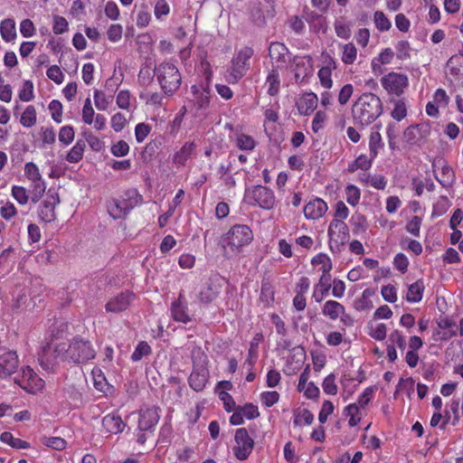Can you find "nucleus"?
Wrapping results in <instances>:
<instances>
[{"label": "nucleus", "mask_w": 463, "mask_h": 463, "mask_svg": "<svg viewBox=\"0 0 463 463\" xmlns=\"http://www.w3.org/2000/svg\"><path fill=\"white\" fill-rule=\"evenodd\" d=\"M381 99L373 93H363L352 107L354 124L364 128L374 122L383 113Z\"/></svg>", "instance_id": "nucleus-1"}, {"label": "nucleus", "mask_w": 463, "mask_h": 463, "mask_svg": "<svg viewBox=\"0 0 463 463\" xmlns=\"http://www.w3.org/2000/svg\"><path fill=\"white\" fill-rule=\"evenodd\" d=\"M252 240L253 233L248 225L235 224L221 238L220 244L223 248L225 255L236 254L241 251L242 247L250 243Z\"/></svg>", "instance_id": "nucleus-2"}, {"label": "nucleus", "mask_w": 463, "mask_h": 463, "mask_svg": "<svg viewBox=\"0 0 463 463\" xmlns=\"http://www.w3.org/2000/svg\"><path fill=\"white\" fill-rule=\"evenodd\" d=\"M157 81L165 94L172 96L180 87L182 77L177 67L170 62H162L154 69Z\"/></svg>", "instance_id": "nucleus-3"}, {"label": "nucleus", "mask_w": 463, "mask_h": 463, "mask_svg": "<svg viewBox=\"0 0 463 463\" xmlns=\"http://www.w3.org/2000/svg\"><path fill=\"white\" fill-rule=\"evenodd\" d=\"M141 200L137 190L127 191L121 199H112L108 203V212L113 219L124 218Z\"/></svg>", "instance_id": "nucleus-4"}, {"label": "nucleus", "mask_w": 463, "mask_h": 463, "mask_svg": "<svg viewBox=\"0 0 463 463\" xmlns=\"http://www.w3.org/2000/svg\"><path fill=\"white\" fill-rule=\"evenodd\" d=\"M244 201L250 205L270 210L275 206L276 199L271 189L263 185L246 188Z\"/></svg>", "instance_id": "nucleus-5"}, {"label": "nucleus", "mask_w": 463, "mask_h": 463, "mask_svg": "<svg viewBox=\"0 0 463 463\" xmlns=\"http://www.w3.org/2000/svg\"><path fill=\"white\" fill-rule=\"evenodd\" d=\"M253 55L250 47H244L240 50L232 58L229 68L228 80L231 83H237L250 69V59Z\"/></svg>", "instance_id": "nucleus-6"}, {"label": "nucleus", "mask_w": 463, "mask_h": 463, "mask_svg": "<svg viewBox=\"0 0 463 463\" xmlns=\"http://www.w3.org/2000/svg\"><path fill=\"white\" fill-rule=\"evenodd\" d=\"M96 352L90 342L74 338L67 348L68 360L75 364L85 363L95 357Z\"/></svg>", "instance_id": "nucleus-7"}, {"label": "nucleus", "mask_w": 463, "mask_h": 463, "mask_svg": "<svg viewBox=\"0 0 463 463\" xmlns=\"http://www.w3.org/2000/svg\"><path fill=\"white\" fill-rule=\"evenodd\" d=\"M234 440L236 446L233 448L234 456L239 460H245L249 458L254 448V440L245 428H239L235 431Z\"/></svg>", "instance_id": "nucleus-8"}, {"label": "nucleus", "mask_w": 463, "mask_h": 463, "mask_svg": "<svg viewBox=\"0 0 463 463\" xmlns=\"http://www.w3.org/2000/svg\"><path fill=\"white\" fill-rule=\"evenodd\" d=\"M381 83L389 94L400 96L408 86V77L402 73L389 72L382 78Z\"/></svg>", "instance_id": "nucleus-9"}, {"label": "nucleus", "mask_w": 463, "mask_h": 463, "mask_svg": "<svg viewBox=\"0 0 463 463\" xmlns=\"http://www.w3.org/2000/svg\"><path fill=\"white\" fill-rule=\"evenodd\" d=\"M19 366V359L15 351L0 346V377L6 378L14 373Z\"/></svg>", "instance_id": "nucleus-10"}, {"label": "nucleus", "mask_w": 463, "mask_h": 463, "mask_svg": "<svg viewBox=\"0 0 463 463\" xmlns=\"http://www.w3.org/2000/svg\"><path fill=\"white\" fill-rule=\"evenodd\" d=\"M430 133V128L426 123L409 126L403 132V141L409 146H420L422 139Z\"/></svg>", "instance_id": "nucleus-11"}, {"label": "nucleus", "mask_w": 463, "mask_h": 463, "mask_svg": "<svg viewBox=\"0 0 463 463\" xmlns=\"http://www.w3.org/2000/svg\"><path fill=\"white\" fill-rule=\"evenodd\" d=\"M60 203V197L57 193H52L49 190L46 199L39 208V217L44 222H51L56 219L55 206Z\"/></svg>", "instance_id": "nucleus-12"}, {"label": "nucleus", "mask_w": 463, "mask_h": 463, "mask_svg": "<svg viewBox=\"0 0 463 463\" xmlns=\"http://www.w3.org/2000/svg\"><path fill=\"white\" fill-rule=\"evenodd\" d=\"M159 411V407L156 406L142 409L140 411L138 420V429L140 431L154 430L160 419Z\"/></svg>", "instance_id": "nucleus-13"}, {"label": "nucleus", "mask_w": 463, "mask_h": 463, "mask_svg": "<svg viewBox=\"0 0 463 463\" xmlns=\"http://www.w3.org/2000/svg\"><path fill=\"white\" fill-rule=\"evenodd\" d=\"M133 299V295L128 292H121L115 298H111L107 304H106V310L107 312H114L118 313L126 310L131 301Z\"/></svg>", "instance_id": "nucleus-14"}, {"label": "nucleus", "mask_w": 463, "mask_h": 463, "mask_svg": "<svg viewBox=\"0 0 463 463\" xmlns=\"http://www.w3.org/2000/svg\"><path fill=\"white\" fill-rule=\"evenodd\" d=\"M15 383L24 389L29 388H41L43 386V380L31 369L29 366L23 368L22 377L14 379Z\"/></svg>", "instance_id": "nucleus-15"}, {"label": "nucleus", "mask_w": 463, "mask_h": 463, "mask_svg": "<svg viewBox=\"0 0 463 463\" xmlns=\"http://www.w3.org/2000/svg\"><path fill=\"white\" fill-rule=\"evenodd\" d=\"M322 313L332 320H335L338 317L341 318L342 322H345V317L350 320V316L345 314V307L335 300H327L324 304Z\"/></svg>", "instance_id": "nucleus-16"}, {"label": "nucleus", "mask_w": 463, "mask_h": 463, "mask_svg": "<svg viewBox=\"0 0 463 463\" xmlns=\"http://www.w3.org/2000/svg\"><path fill=\"white\" fill-rule=\"evenodd\" d=\"M327 211V204L320 198H316L304 207V214L307 219L317 220L322 217Z\"/></svg>", "instance_id": "nucleus-17"}, {"label": "nucleus", "mask_w": 463, "mask_h": 463, "mask_svg": "<svg viewBox=\"0 0 463 463\" xmlns=\"http://www.w3.org/2000/svg\"><path fill=\"white\" fill-rule=\"evenodd\" d=\"M348 232L349 229L342 220L335 219L329 224L328 236L330 241L336 237V241H340L344 244L348 240Z\"/></svg>", "instance_id": "nucleus-18"}, {"label": "nucleus", "mask_w": 463, "mask_h": 463, "mask_svg": "<svg viewBox=\"0 0 463 463\" xmlns=\"http://www.w3.org/2000/svg\"><path fill=\"white\" fill-rule=\"evenodd\" d=\"M183 293L179 294L178 299L173 302L171 307L172 317L175 321L188 323L191 318L188 315V307L185 301H183Z\"/></svg>", "instance_id": "nucleus-19"}, {"label": "nucleus", "mask_w": 463, "mask_h": 463, "mask_svg": "<svg viewBox=\"0 0 463 463\" xmlns=\"http://www.w3.org/2000/svg\"><path fill=\"white\" fill-rule=\"evenodd\" d=\"M102 426L108 432L117 434L124 430L126 424L119 415L111 413L102 419Z\"/></svg>", "instance_id": "nucleus-20"}, {"label": "nucleus", "mask_w": 463, "mask_h": 463, "mask_svg": "<svg viewBox=\"0 0 463 463\" xmlns=\"http://www.w3.org/2000/svg\"><path fill=\"white\" fill-rule=\"evenodd\" d=\"M208 381V371L205 368L194 369L190 377L189 384L196 392L202 391Z\"/></svg>", "instance_id": "nucleus-21"}, {"label": "nucleus", "mask_w": 463, "mask_h": 463, "mask_svg": "<svg viewBox=\"0 0 463 463\" xmlns=\"http://www.w3.org/2000/svg\"><path fill=\"white\" fill-rule=\"evenodd\" d=\"M317 97L315 93H306L298 104L300 114L310 115L317 106Z\"/></svg>", "instance_id": "nucleus-22"}, {"label": "nucleus", "mask_w": 463, "mask_h": 463, "mask_svg": "<svg viewBox=\"0 0 463 463\" xmlns=\"http://www.w3.org/2000/svg\"><path fill=\"white\" fill-rule=\"evenodd\" d=\"M38 360L43 369L46 371L53 370V367L58 361L57 356H55L52 352L51 344H48L43 348L42 352L39 354Z\"/></svg>", "instance_id": "nucleus-23"}, {"label": "nucleus", "mask_w": 463, "mask_h": 463, "mask_svg": "<svg viewBox=\"0 0 463 463\" xmlns=\"http://www.w3.org/2000/svg\"><path fill=\"white\" fill-rule=\"evenodd\" d=\"M219 294L220 288L211 282H207L205 287L200 290L198 298L200 303L208 305L212 303L219 296Z\"/></svg>", "instance_id": "nucleus-24"}, {"label": "nucleus", "mask_w": 463, "mask_h": 463, "mask_svg": "<svg viewBox=\"0 0 463 463\" xmlns=\"http://www.w3.org/2000/svg\"><path fill=\"white\" fill-rule=\"evenodd\" d=\"M288 53L287 46L279 42L271 43L269 48V55L271 60H275L278 62H285L286 55Z\"/></svg>", "instance_id": "nucleus-25"}, {"label": "nucleus", "mask_w": 463, "mask_h": 463, "mask_svg": "<svg viewBox=\"0 0 463 463\" xmlns=\"http://www.w3.org/2000/svg\"><path fill=\"white\" fill-rule=\"evenodd\" d=\"M194 144L191 142H186L179 151H177L174 156V163L179 165H184L187 159L192 155L194 150Z\"/></svg>", "instance_id": "nucleus-26"}, {"label": "nucleus", "mask_w": 463, "mask_h": 463, "mask_svg": "<svg viewBox=\"0 0 463 463\" xmlns=\"http://www.w3.org/2000/svg\"><path fill=\"white\" fill-rule=\"evenodd\" d=\"M435 177L443 187L452 186L456 178L454 171L447 164L441 166L440 176L435 175Z\"/></svg>", "instance_id": "nucleus-27"}, {"label": "nucleus", "mask_w": 463, "mask_h": 463, "mask_svg": "<svg viewBox=\"0 0 463 463\" xmlns=\"http://www.w3.org/2000/svg\"><path fill=\"white\" fill-rule=\"evenodd\" d=\"M0 33L5 42H11L16 37L15 24L12 19H5L0 24Z\"/></svg>", "instance_id": "nucleus-28"}, {"label": "nucleus", "mask_w": 463, "mask_h": 463, "mask_svg": "<svg viewBox=\"0 0 463 463\" xmlns=\"http://www.w3.org/2000/svg\"><path fill=\"white\" fill-rule=\"evenodd\" d=\"M424 290V285L422 280H417L411 284L406 295V299L409 302H420L422 298V293Z\"/></svg>", "instance_id": "nucleus-29"}, {"label": "nucleus", "mask_w": 463, "mask_h": 463, "mask_svg": "<svg viewBox=\"0 0 463 463\" xmlns=\"http://www.w3.org/2000/svg\"><path fill=\"white\" fill-rule=\"evenodd\" d=\"M0 440L7 443L14 449H28L30 443L18 438H14L11 432L5 431L0 435Z\"/></svg>", "instance_id": "nucleus-30"}, {"label": "nucleus", "mask_w": 463, "mask_h": 463, "mask_svg": "<svg viewBox=\"0 0 463 463\" xmlns=\"http://www.w3.org/2000/svg\"><path fill=\"white\" fill-rule=\"evenodd\" d=\"M85 142L83 140H78L72 146L66 156V160L70 163H78L82 159L83 152L85 149Z\"/></svg>", "instance_id": "nucleus-31"}, {"label": "nucleus", "mask_w": 463, "mask_h": 463, "mask_svg": "<svg viewBox=\"0 0 463 463\" xmlns=\"http://www.w3.org/2000/svg\"><path fill=\"white\" fill-rule=\"evenodd\" d=\"M331 276L329 273L322 274L319 279V282L317 287H320V298H317V292L315 291L313 297L315 298L317 302H321L324 298V296L326 295L331 288Z\"/></svg>", "instance_id": "nucleus-32"}, {"label": "nucleus", "mask_w": 463, "mask_h": 463, "mask_svg": "<svg viewBox=\"0 0 463 463\" xmlns=\"http://www.w3.org/2000/svg\"><path fill=\"white\" fill-rule=\"evenodd\" d=\"M263 340V335L261 333H257L252 341L250 342V349H249V355H248V359H247V362L249 363V364L250 366H252L254 364V363L256 362L257 358H258V346H259V343L261 342Z\"/></svg>", "instance_id": "nucleus-33"}, {"label": "nucleus", "mask_w": 463, "mask_h": 463, "mask_svg": "<svg viewBox=\"0 0 463 463\" xmlns=\"http://www.w3.org/2000/svg\"><path fill=\"white\" fill-rule=\"evenodd\" d=\"M381 134L378 131H372L369 140L370 156L375 158L378 155L379 148L383 147Z\"/></svg>", "instance_id": "nucleus-34"}, {"label": "nucleus", "mask_w": 463, "mask_h": 463, "mask_svg": "<svg viewBox=\"0 0 463 463\" xmlns=\"http://www.w3.org/2000/svg\"><path fill=\"white\" fill-rule=\"evenodd\" d=\"M447 66L449 68L450 73L452 75H460L463 74V57L459 54H455L451 56L448 62Z\"/></svg>", "instance_id": "nucleus-35"}, {"label": "nucleus", "mask_w": 463, "mask_h": 463, "mask_svg": "<svg viewBox=\"0 0 463 463\" xmlns=\"http://www.w3.org/2000/svg\"><path fill=\"white\" fill-rule=\"evenodd\" d=\"M20 122L26 128H31L36 123V110L33 106L30 105L26 107L22 114Z\"/></svg>", "instance_id": "nucleus-36"}, {"label": "nucleus", "mask_w": 463, "mask_h": 463, "mask_svg": "<svg viewBox=\"0 0 463 463\" xmlns=\"http://www.w3.org/2000/svg\"><path fill=\"white\" fill-rule=\"evenodd\" d=\"M267 83L269 84L268 93L270 96H275L279 90V76L276 70H272L267 77Z\"/></svg>", "instance_id": "nucleus-37"}, {"label": "nucleus", "mask_w": 463, "mask_h": 463, "mask_svg": "<svg viewBox=\"0 0 463 463\" xmlns=\"http://www.w3.org/2000/svg\"><path fill=\"white\" fill-rule=\"evenodd\" d=\"M357 50L354 43H349L343 46L342 61L345 64H353L356 59Z\"/></svg>", "instance_id": "nucleus-38"}, {"label": "nucleus", "mask_w": 463, "mask_h": 463, "mask_svg": "<svg viewBox=\"0 0 463 463\" xmlns=\"http://www.w3.org/2000/svg\"><path fill=\"white\" fill-rule=\"evenodd\" d=\"M195 95V102L199 109H206L210 104V90L205 89L203 92H199L196 90V86L192 87Z\"/></svg>", "instance_id": "nucleus-39"}, {"label": "nucleus", "mask_w": 463, "mask_h": 463, "mask_svg": "<svg viewBox=\"0 0 463 463\" xmlns=\"http://www.w3.org/2000/svg\"><path fill=\"white\" fill-rule=\"evenodd\" d=\"M373 20L376 28L381 32L388 31L392 26L390 20L382 11H376L374 13Z\"/></svg>", "instance_id": "nucleus-40"}, {"label": "nucleus", "mask_w": 463, "mask_h": 463, "mask_svg": "<svg viewBox=\"0 0 463 463\" xmlns=\"http://www.w3.org/2000/svg\"><path fill=\"white\" fill-rule=\"evenodd\" d=\"M345 194L346 201L350 205L355 206L358 204L360 201L361 192L357 186L354 184H348L345 188Z\"/></svg>", "instance_id": "nucleus-41"}, {"label": "nucleus", "mask_w": 463, "mask_h": 463, "mask_svg": "<svg viewBox=\"0 0 463 463\" xmlns=\"http://www.w3.org/2000/svg\"><path fill=\"white\" fill-rule=\"evenodd\" d=\"M311 262L313 265L321 264V270L323 274L329 273L332 269V262L326 254L318 253L312 259Z\"/></svg>", "instance_id": "nucleus-42"}, {"label": "nucleus", "mask_w": 463, "mask_h": 463, "mask_svg": "<svg viewBox=\"0 0 463 463\" xmlns=\"http://www.w3.org/2000/svg\"><path fill=\"white\" fill-rule=\"evenodd\" d=\"M318 78L320 83L326 89L332 88L333 81L331 79L332 70L329 66H324L318 71Z\"/></svg>", "instance_id": "nucleus-43"}, {"label": "nucleus", "mask_w": 463, "mask_h": 463, "mask_svg": "<svg viewBox=\"0 0 463 463\" xmlns=\"http://www.w3.org/2000/svg\"><path fill=\"white\" fill-rule=\"evenodd\" d=\"M238 410H240L248 420H254L260 416L258 406L251 402H248L243 406H238Z\"/></svg>", "instance_id": "nucleus-44"}, {"label": "nucleus", "mask_w": 463, "mask_h": 463, "mask_svg": "<svg viewBox=\"0 0 463 463\" xmlns=\"http://www.w3.org/2000/svg\"><path fill=\"white\" fill-rule=\"evenodd\" d=\"M151 353V347L149 345L142 341L140 342L137 346L136 347L135 351L133 352L131 355V359L135 362L139 361L143 358V356L147 355Z\"/></svg>", "instance_id": "nucleus-45"}, {"label": "nucleus", "mask_w": 463, "mask_h": 463, "mask_svg": "<svg viewBox=\"0 0 463 463\" xmlns=\"http://www.w3.org/2000/svg\"><path fill=\"white\" fill-rule=\"evenodd\" d=\"M392 117L401 121L407 116V108L405 105V102L402 99H398L394 103V109H392L391 113Z\"/></svg>", "instance_id": "nucleus-46"}, {"label": "nucleus", "mask_w": 463, "mask_h": 463, "mask_svg": "<svg viewBox=\"0 0 463 463\" xmlns=\"http://www.w3.org/2000/svg\"><path fill=\"white\" fill-rule=\"evenodd\" d=\"M42 442L45 446L52 448L57 450H61L66 446V441L60 437H43L42 439Z\"/></svg>", "instance_id": "nucleus-47"}, {"label": "nucleus", "mask_w": 463, "mask_h": 463, "mask_svg": "<svg viewBox=\"0 0 463 463\" xmlns=\"http://www.w3.org/2000/svg\"><path fill=\"white\" fill-rule=\"evenodd\" d=\"M305 20L312 24L313 27H317V22L319 24V29H323V24H325V18L322 14H319L314 11H305L304 14Z\"/></svg>", "instance_id": "nucleus-48"}, {"label": "nucleus", "mask_w": 463, "mask_h": 463, "mask_svg": "<svg viewBox=\"0 0 463 463\" xmlns=\"http://www.w3.org/2000/svg\"><path fill=\"white\" fill-rule=\"evenodd\" d=\"M155 75L154 70L148 66L142 67L138 73V81L142 86H147L153 81Z\"/></svg>", "instance_id": "nucleus-49"}, {"label": "nucleus", "mask_w": 463, "mask_h": 463, "mask_svg": "<svg viewBox=\"0 0 463 463\" xmlns=\"http://www.w3.org/2000/svg\"><path fill=\"white\" fill-rule=\"evenodd\" d=\"M94 386L98 391L105 394L109 392L112 389V386L108 383L105 376L101 373L94 374Z\"/></svg>", "instance_id": "nucleus-50"}, {"label": "nucleus", "mask_w": 463, "mask_h": 463, "mask_svg": "<svg viewBox=\"0 0 463 463\" xmlns=\"http://www.w3.org/2000/svg\"><path fill=\"white\" fill-rule=\"evenodd\" d=\"M335 375L328 374L323 381L322 387L326 393L335 395L337 392V385L335 383Z\"/></svg>", "instance_id": "nucleus-51"}, {"label": "nucleus", "mask_w": 463, "mask_h": 463, "mask_svg": "<svg viewBox=\"0 0 463 463\" xmlns=\"http://www.w3.org/2000/svg\"><path fill=\"white\" fill-rule=\"evenodd\" d=\"M33 84L31 80H25L20 90L19 98L22 101H30L33 99Z\"/></svg>", "instance_id": "nucleus-52"}, {"label": "nucleus", "mask_w": 463, "mask_h": 463, "mask_svg": "<svg viewBox=\"0 0 463 463\" xmlns=\"http://www.w3.org/2000/svg\"><path fill=\"white\" fill-rule=\"evenodd\" d=\"M74 139V129L71 126L62 127L59 132V140L64 145L71 144Z\"/></svg>", "instance_id": "nucleus-53"}, {"label": "nucleus", "mask_w": 463, "mask_h": 463, "mask_svg": "<svg viewBox=\"0 0 463 463\" xmlns=\"http://www.w3.org/2000/svg\"><path fill=\"white\" fill-rule=\"evenodd\" d=\"M25 175L30 179L32 182H37L42 179V176L39 173L38 166L33 164V162L26 163L24 167Z\"/></svg>", "instance_id": "nucleus-54"}, {"label": "nucleus", "mask_w": 463, "mask_h": 463, "mask_svg": "<svg viewBox=\"0 0 463 463\" xmlns=\"http://www.w3.org/2000/svg\"><path fill=\"white\" fill-rule=\"evenodd\" d=\"M69 24L67 20L59 15H55L53 18L52 30L55 34H61L68 31Z\"/></svg>", "instance_id": "nucleus-55"}, {"label": "nucleus", "mask_w": 463, "mask_h": 463, "mask_svg": "<svg viewBox=\"0 0 463 463\" xmlns=\"http://www.w3.org/2000/svg\"><path fill=\"white\" fill-rule=\"evenodd\" d=\"M49 109L52 112V119L57 122H61L62 105L59 100L53 99L49 104Z\"/></svg>", "instance_id": "nucleus-56"}, {"label": "nucleus", "mask_w": 463, "mask_h": 463, "mask_svg": "<svg viewBox=\"0 0 463 463\" xmlns=\"http://www.w3.org/2000/svg\"><path fill=\"white\" fill-rule=\"evenodd\" d=\"M169 12L170 7L165 0H156L154 9L156 19H161L163 16L167 15Z\"/></svg>", "instance_id": "nucleus-57"}, {"label": "nucleus", "mask_w": 463, "mask_h": 463, "mask_svg": "<svg viewBox=\"0 0 463 463\" xmlns=\"http://www.w3.org/2000/svg\"><path fill=\"white\" fill-rule=\"evenodd\" d=\"M151 131L149 125L146 123H138L135 128V136L138 143H141L148 136Z\"/></svg>", "instance_id": "nucleus-58"}, {"label": "nucleus", "mask_w": 463, "mask_h": 463, "mask_svg": "<svg viewBox=\"0 0 463 463\" xmlns=\"http://www.w3.org/2000/svg\"><path fill=\"white\" fill-rule=\"evenodd\" d=\"M237 146L241 150H252L255 147V141L250 136L241 135L237 138Z\"/></svg>", "instance_id": "nucleus-59"}, {"label": "nucleus", "mask_w": 463, "mask_h": 463, "mask_svg": "<svg viewBox=\"0 0 463 463\" xmlns=\"http://www.w3.org/2000/svg\"><path fill=\"white\" fill-rule=\"evenodd\" d=\"M94 114L95 113H94V109L91 106L90 99L88 98L85 100L83 109H82V120L84 121V123L89 124V125L91 124L93 122Z\"/></svg>", "instance_id": "nucleus-60"}, {"label": "nucleus", "mask_w": 463, "mask_h": 463, "mask_svg": "<svg viewBox=\"0 0 463 463\" xmlns=\"http://www.w3.org/2000/svg\"><path fill=\"white\" fill-rule=\"evenodd\" d=\"M33 186L31 199L33 203H37V202H39V200L44 194L46 187H45V184H44L43 180L33 182Z\"/></svg>", "instance_id": "nucleus-61"}, {"label": "nucleus", "mask_w": 463, "mask_h": 463, "mask_svg": "<svg viewBox=\"0 0 463 463\" xmlns=\"http://www.w3.org/2000/svg\"><path fill=\"white\" fill-rule=\"evenodd\" d=\"M397 58L399 60H406L410 58L411 45L407 41H400L396 45Z\"/></svg>", "instance_id": "nucleus-62"}, {"label": "nucleus", "mask_w": 463, "mask_h": 463, "mask_svg": "<svg viewBox=\"0 0 463 463\" xmlns=\"http://www.w3.org/2000/svg\"><path fill=\"white\" fill-rule=\"evenodd\" d=\"M110 100L105 96V94L99 90L94 92V103L98 109H107Z\"/></svg>", "instance_id": "nucleus-63"}, {"label": "nucleus", "mask_w": 463, "mask_h": 463, "mask_svg": "<svg viewBox=\"0 0 463 463\" xmlns=\"http://www.w3.org/2000/svg\"><path fill=\"white\" fill-rule=\"evenodd\" d=\"M129 152V146L124 140H119L111 146V153L115 156H124Z\"/></svg>", "instance_id": "nucleus-64"}]
</instances>
